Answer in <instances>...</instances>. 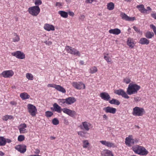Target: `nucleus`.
<instances>
[{"mask_svg":"<svg viewBox=\"0 0 156 156\" xmlns=\"http://www.w3.org/2000/svg\"><path fill=\"white\" fill-rule=\"evenodd\" d=\"M133 150L135 153L142 155H146L148 153L144 147L138 145L133 147Z\"/></svg>","mask_w":156,"mask_h":156,"instance_id":"f257e3e1","label":"nucleus"},{"mask_svg":"<svg viewBox=\"0 0 156 156\" xmlns=\"http://www.w3.org/2000/svg\"><path fill=\"white\" fill-rule=\"evenodd\" d=\"M140 88V87L136 84L130 83L127 89V93L129 95L136 93Z\"/></svg>","mask_w":156,"mask_h":156,"instance_id":"f03ea898","label":"nucleus"},{"mask_svg":"<svg viewBox=\"0 0 156 156\" xmlns=\"http://www.w3.org/2000/svg\"><path fill=\"white\" fill-rule=\"evenodd\" d=\"M133 114L136 116H142L145 113V111L143 108L136 107L133 108Z\"/></svg>","mask_w":156,"mask_h":156,"instance_id":"7ed1b4c3","label":"nucleus"},{"mask_svg":"<svg viewBox=\"0 0 156 156\" xmlns=\"http://www.w3.org/2000/svg\"><path fill=\"white\" fill-rule=\"evenodd\" d=\"M40 10L39 7L37 5L29 8L28 10L29 13L33 16H37L40 12Z\"/></svg>","mask_w":156,"mask_h":156,"instance_id":"20e7f679","label":"nucleus"},{"mask_svg":"<svg viewBox=\"0 0 156 156\" xmlns=\"http://www.w3.org/2000/svg\"><path fill=\"white\" fill-rule=\"evenodd\" d=\"M28 110V112L33 117L36 116L37 109L36 107L33 105L28 104L27 105Z\"/></svg>","mask_w":156,"mask_h":156,"instance_id":"39448f33","label":"nucleus"},{"mask_svg":"<svg viewBox=\"0 0 156 156\" xmlns=\"http://www.w3.org/2000/svg\"><path fill=\"white\" fill-rule=\"evenodd\" d=\"M114 93L119 95L125 98H129V97L127 95L125 91L121 89L115 90Z\"/></svg>","mask_w":156,"mask_h":156,"instance_id":"423d86ee","label":"nucleus"},{"mask_svg":"<svg viewBox=\"0 0 156 156\" xmlns=\"http://www.w3.org/2000/svg\"><path fill=\"white\" fill-rule=\"evenodd\" d=\"M72 85L74 87L77 89H84L85 88V84L81 82H73Z\"/></svg>","mask_w":156,"mask_h":156,"instance_id":"0eeeda50","label":"nucleus"},{"mask_svg":"<svg viewBox=\"0 0 156 156\" xmlns=\"http://www.w3.org/2000/svg\"><path fill=\"white\" fill-rule=\"evenodd\" d=\"M12 55L20 59H23L25 58V54L20 51H17L12 53Z\"/></svg>","mask_w":156,"mask_h":156,"instance_id":"6e6552de","label":"nucleus"},{"mask_svg":"<svg viewBox=\"0 0 156 156\" xmlns=\"http://www.w3.org/2000/svg\"><path fill=\"white\" fill-rule=\"evenodd\" d=\"M90 126V124L89 123L87 122H82V124L80 125L79 127L81 129L88 131L90 129L89 127Z\"/></svg>","mask_w":156,"mask_h":156,"instance_id":"1a4fd4ad","label":"nucleus"},{"mask_svg":"<svg viewBox=\"0 0 156 156\" xmlns=\"http://www.w3.org/2000/svg\"><path fill=\"white\" fill-rule=\"evenodd\" d=\"M62 110L64 113L71 117H73L76 114V113L75 111L71 110L66 108L62 109Z\"/></svg>","mask_w":156,"mask_h":156,"instance_id":"9d476101","label":"nucleus"},{"mask_svg":"<svg viewBox=\"0 0 156 156\" xmlns=\"http://www.w3.org/2000/svg\"><path fill=\"white\" fill-rule=\"evenodd\" d=\"M14 74V72L11 70L4 71L2 73V75L4 78H10Z\"/></svg>","mask_w":156,"mask_h":156,"instance_id":"9b49d317","label":"nucleus"},{"mask_svg":"<svg viewBox=\"0 0 156 156\" xmlns=\"http://www.w3.org/2000/svg\"><path fill=\"white\" fill-rule=\"evenodd\" d=\"M16 149L21 153H24L26 151V146L24 145H19L15 147Z\"/></svg>","mask_w":156,"mask_h":156,"instance_id":"f8f14e48","label":"nucleus"},{"mask_svg":"<svg viewBox=\"0 0 156 156\" xmlns=\"http://www.w3.org/2000/svg\"><path fill=\"white\" fill-rule=\"evenodd\" d=\"M27 127V125L24 123L21 124L19 126V130L20 133L23 134L27 133V131L26 129Z\"/></svg>","mask_w":156,"mask_h":156,"instance_id":"ddd939ff","label":"nucleus"},{"mask_svg":"<svg viewBox=\"0 0 156 156\" xmlns=\"http://www.w3.org/2000/svg\"><path fill=\"white\" fill-rule=\"evenodd\" d=\"M132 135H130L125 139V144L128 146H130L131 144H133L134 143V140L132 138Z\"/></svg>","mask_w":156,"mask_h":156,"instance_id":"4468645a","label":"nucleus"},{"mask_svg":"<svg viewBox=\"0 0 156 156\" xmlns=\"http://www.w3.org/2000/svg\"><path fill=\"white\" fill-rule=\"evenodd\" d=\"M100 96L101 98L105 101H108L111 99V97L109 95L108 93L106 92L101 93Z\"/></svg>","mask_w":156,"mask_h":156,"instance_id":"2eb2a0df","label":"nucleus"},{"mask_svg":"<svg viewBox=\"0 0 156 156\" xmlns=\"http://www.w3.org/2000/svg\"><path fill=\"white\" fill-rule=\"evenodd\" d=\"M103 110L106 113H110L113 114L115 113L116 111L115 108L109 106L104 108Z\"/></svg>","mask_w":156,"mask_h":156,"instance_id":"dca6fc26","label":"nucleus"},{"mask_svg":"<svg viewBox=\"0 0 156 156\" xmlns=\"http://www.w3.org/2000/svg\"><path fill=\"white\" fill-rule=\"evenodd\" d=\"M121 16L122 18L126 21H131L135 20V18L134 17H131L127 16L126 14L123 13H121Z\"/></svg>","mask_w":156,"mask_h":156,"instance_id":"f3484780","label":"nucleus"},{"mask_svg":"<svg viewBox=\"0 0 156 156\" xmlns=\"http://www.w3.org/2000/svg\"><path fill=\"white\" fill-rule=\"evenodd\" d=\"M102 144L105 145L108 147H115V146L114 144L111 143L105 140H101L100 141Z\"/></svg>","mask_w":156,"mask_h":156,"instance_id":"a211bd4d","label":"nucleus"},{"mask_svg":"<svg viewBox=\"0 0 156 156\" xmlns=\"http://www.w3.org/2000/svg\"><path fill=\"white\" fill-rule=\"evenodd\" d=\"M102 156H114L112 152L108 150H104L101 153Z\"/></svg>","mask_w":156,"mask_h":156,"instance_id":"6ab92c4d","label":"nucleus"},{"mask_svg":"<svg viewBox=\"0 0 156 156\" xmlns=\"http://www.w3.org/2000/svg\"><path fill=\"white\" fill-rule=\"evenodd\" d=\"M44 28L46 30L50 31V30L53 31L55 30V27L54 26L52 25L48 24H46L44 25Z\"/></svg>","mask_w":156,"mask_h":156,"instance_id":"aec40b11","label":"nucleus"},{"mask_svg":"<svg viewBox=\"0 0 156 156\" xmlns=\"http://www.w3.org/2000/svg\"><path fill=\"white\" fill-rule=\"evenodd\" d=\"M109 32L111 34L115 35H118L121 33V30L118 28L112 29L109 30Z\"/></svg>","mask_w":156,"mask_h":156,"instance_id":"412c9836","label":"nucleus"},{"mask_svg":"<svg viewBox=\"0 0 156 156\" xmlns=\"http://www.w3.org/2000/svg\"><path fill=\"white\" fill-rule=\"evenodd\" d=\"M66 104L67 105H71L76 101V99L74 97H69L66 98Z\"/></svg>","mask_w":156,"mask_h":156,"instance_id":"4be33fe9","label":"nucleus"},{"mask_svg":"<svg viewBox=\"0 0 156 156\" xmlns=\"http://www.w3.org/2000/svg\"><path fill=\"white\" fill-rule=\"evenodd\" d=\"M53 107H54V111L56 112L59 113H60L61 112V107L56 103H55L53 105Z\"/></svg>","mask_w":156,"mask_h":156,"instance_id":"5701e85b","label":"nucleus"},{"mask_svg":"<svg viewBox=\"0 0 156 156\" xmlns=\"http://www.w3.org/2000/svg\"><path fill=\"white\" fill-rule=\"evenodd\" d=\"M150 42L149 40L145 38H141L139 41V43L141 44H148Z\"/></svg>","mask_w":156,"mask_h":156,"instance_id":"b1692460","label":"nucleus"},{"mask_svg":"<svg viewBox=\"0 0 156 156\" xmlns=\"http://www.w3.org/2000/svg\"><path fill=\"white\" fill-rule=\"evenodd\" d=\"M136 8L141 13H144L145 12H147V9H145L143 5H138L136 6Z\"/></svg>","mask_w":156,"mask_h":156,"instance_id":"393cba45","label":"nucleus"},{"mask_svg":"<svg viewBox=\"0 0 156 156\" xmlns=\"http://www.w3.org/2000/svg\"><path fill=\"white\" fill-rule=\"evenodd\" d=\"M55 89L63 93H65L66 92V90L65 89L60 85H57L56 87H55Z\"/></svg>","mask_w":156,"mask_h":156,"instance_id":"a878e982","label":"nucleus"},{"mask_svg":"<svg viewBox=\"0 0 156 156\" xmlns=\"http://www.w3.org/2000/svg\"><path fill=\"white\" fill-rule=\"evenodd\" d=\"M127 45L131 48H133L134 46V44L133 42V40L130 38L128 39L127 41Z\"/></svg>","mask_w":156,"mask_h":156,"instance_id":"bb28decb","label":"nucleus"},{"mask_svg":"<svg viewBox=\"0 0 156 156\" xmlns=\"http://www.w3.org/2000/svg\"><path fill=\"white\" fill-rule=\"evenodd\" d=\"M20 96L23 100L29 99L30 97V95H28L25 92L21 93Z\"/></svg>","mask_w":156,"mask_h":156,"instance_id":"cd10ccee","label":"nucleus"},{"mask_svg":"<svg viewBox=\"0 0 156 156\" xmlns=\"http://www.w3.org/2000/svg\"><path fill=\"white\" fill-rule=\"evenodd\" d=\"M109 103L111 104H114L118 105H120V102L117 100L112 99L109 101Z\"/></svg>","mask_w":156,"mask_h":156,"instance_id":"c85d7f7f","label":"nucleus"},{"mask_svg":"<svg viewBox=\"0 0 156 156\" xmlns=\"http://www.w3.org/2000/svg\"><path fill=\"white\" fill-rule=\"evenodd\" d=\"M6 144V140L3 136H0V146H5Z\"/></svg>","mask_w":156,"mask_h":156,"instance_id":"c756f323","label":"nucleus"},{"mask_svg":"<svg viewBox=\"0 0 156 156\" xmlns=\"http://www.w3.org/2000/svg\"><path fill=\"white\" fill-rule=\"evenodd\" d=\"M58 14H60L61 16L65 18H67L68 16V13L64 11H60L58 12Z\"/></svg>","mask_w":156,"mask_h":156,"instance_id":"7c9ffc66","label":"nucleus"},{"mask_svg":"<svg viewBox=\"0 0 156 156\" xmlns=\"http://www.w3.org/2000/svg\"><path fill=\"white\" fill-rule=\"evenodd\" d=\"M66 49L68 53H70L72 54L73 52V51L75 50V48L67 46H66Z\"/></svg>","mask_w":156,"mask_h":156,"instance_id":"2f4dec72","label":"nucleus"},{"mask_svg":"<svg viewBox=\"0 0 156 156\" xmlns=\"http://www.w3.org/2000/svg\"><path fill=\"white\" fill-rule=\"evenodd\" d=\"M114 4L112 2L107 4V9L109 10H111L114 9Z\"/></svg>","mask_w":156,"mask_h":156,"instance_id":"473e14b6","label":"nucleus"},{"mask_svg":"<svg viewBox=\"0 0 156 156\" xmlns=\"http://www.w3.org/2000/svg\"><path fill=\"white\" fill-rule=\"evenodd\" d=\"M59 104L63 106L66 105V99H60L58 100Z\"/></svg>","mask_w":156,"mask_h":156,"instance_id":"72a5a7b5","label":"nucleus"},{"mask_svg":"<svg viewBox=\"0 0 156 156\" xmlns=\"http://www.w3.org/2000/svg\"><path fill=\"white\" fill-rule=\"evenodd\" d=\"M154 35V34L153 32L147 31L145 34V37L148 38H151Z\"/></svg>","mask_w":156,"mask_h":156,"instance_id":"f704fd0d","label":"nucleus"},{"mask_svg":"<svg viewBox=\"0 0 156 156\" xmlns=\"http://www.w3.org/2000/svg\"><path fill=\"white\" fill-rule=\"evenodd\" d=\"M15 37L12 39L13 41L14 42H18L20 41V38L18 35L16 34V33L14 34Z\"/></svg>","mask_w":156,"mask_h":156,"instance_id":"c9c22d12","label":"nucleus"},{"mask_svg":"<svg viewBox=\"0 0 156 156\" xmlns=\"http://www.w3.org/2000/svg\"><path fill=\"white\" fill-rule=\"evenodd\" d=\"M90 73L91 74H93L96 72L98 71V69L96 67L94 66L90 68Z\"/></svg>","mask_w":156,"mask_h":156,"instance_id":"e433bc0d","label":"nucleus"},{"mask_svg":"<svg viewBox=\"0 0 156 156\" xmlns=\"http://www.w3.org/2000/svg\"><path fill=\"white\" fill-rule=\"evenodd\" d=\"M53 115V113L51 111H47L45 112V116L47 118L51 117Z\"/></svg>","mask_w":156,"mask_h":156,"instance_id":"4c0bfd02","label":"nucleus"},{"mask_svg":"<svg viewBox=\"0 0 156 156\" xmlns=\"http://www.w3.org/2000/svg\"><path fill=\"white\" fill-rule=\"evenodd\" d=\"M26 77L29 80H32L33 79V76L30 73H27L26 74Z\"/></svg>","mask_w":156,"mask_h":156,"instance_id":"58836bf2","label":"nucleus"},{"mask_svg":"<svg viewBox=\"0 0 156 156\" xmlns=\"http://www.w3.org/2000/svg\"><path fill=\"white\" fill-rule=\"evenodd\" d=\"M83 147L84 148H86L87 147L88 145L89 144V143L87 140H84L83 141Z\"/></svg>","mask_w":156,"mask_h":156,"instance_id":"ea45409f","label":"nucleus"},{"mask_svg":"<svg viewBox=\"0 0 156 156\" xmlns=\"http://www.w3.org/2000/svg\"><path fill=\"white\" fill-rule=\"evenodd\" d=\"M52 123L53 125H56L59 123V121L57 119L55 118L52 119Z\"/></svg>","mask_w":156,"mask_h":156,"instance_id":"a19ab883","label":"nucleus"},{"mask_svg":"<svg viewBox=\"0 0 156 156\" xmlns=\"http://www.w3.org/2000/svg\"><path fill=\"white\" fill-rule=\"evenodd\" d=\"M25 137L23 135H19L18 137V140L19 141H22L24 140Z\"/></svg>","mask_w":156,"mask_h":156,"instance_id":"79ce46f5","label":"nucleus"},{"mask_svg":"<svg viewBox=\"0 0 156 156\" xmlns=\"http://www.w3.org/2000/svg\"><path fill=\"white\" fill-rule=\"evenodd\" d=\"M72 54L74 55H76L80 56V53L79 51L75 48V50L73 51V52Z\"/></svg>","mask_w":156,"mask_h":156,"instance_id":"37998d69","label":"nucleus"},{"mask_svg":"<svg viewBox=\"0 0 156 156\" xmlns=\"http://www.w3.org/2000/svg\"><path fill=\"white\" fill-rule=\"evenodd\" d=\"M85 133L82 131H80L78 132V134L82 137H85Z\"/></svg>","mask_w":156,"mask_h":156,"instance_id":"c03bdc74","label":"nucleus"},{"mask_svg":"<svg viewBox=\"0 0 156 156\" xmlns=\"http://www.w3.org/2000/svg\"><path fill=\"white\" fill-rule=\"evenodd\" d=\"M34 3L36 5H39L41 4L42 2L41 0H36Z\"/></svg>","mask_w":156,"mask_h":156,"instance_id":"a18cd8bd","label":"nucleus"},{"mask_svg":"<svg viewBox=\"0 0 156 156\" xmlns=\"http://www.w3.org/2000/svg\"><path fill=\"white\" fill-rule=\"evenodd\" d=\"M130 80L128 78H125L124 79L123 81L126 84H128L130 82Z\"/></svg>","mask_w":156,"mask_h":156,"instance_id":"49530a36","label":"nucleus"},{"mask_svg":"<svg viewBox=\"0 0 156 156\" xmlns=\"http://www.w3.org/2000/svg\"><path fill=\"white\" fill-rule=\"evenodd\" d=\"M47 45L49 46L52 44V42L50 41H45L43 42Z\"/></svg>","mask_w":156,"mask_h":156,"instance_id":"de8ad7c7","label":"nucleus"},{"mask_svg":"<svg viewBox=\"0 0 156 156\" xmlns=\"http://www.w3.org/2000/svg\"><path fill=\"white\" fill-rule=\"evenodd\" d=\"M104 58L108 62H110L111 61V58L110 57H107L105 56L104 57Z\"/></svg>","mask_w":156,"mask_h":156,"instance_id":"09e8293b","label":"nucleus"},{"mask_svg":"<svg viewBox=\"0 0 156 156\" xmlns=\"http://www.w3.org/2000/svg\"><path fill=\"white\" fill-rule=\"evenodd\" d=\"M57 85L54 84H49L47 85V86L48 87H53L55 89Z\"/></svg>","mask_w":156,"mask_h":156,"instance_id":"8fccbe9b","label":"nucleus"},{"mask_svg":"<svg viewBox=\"0 0 156 156\" xmlns=\"http://www.w3.org/2000/svg\"><path fill=\"white\" fill-rule=\"evenodd\" d=\"M11 117V115H5L3 118V120L7 121L8 119H9V117Z\"/></svg>","mask_w":156,"mask_h":156,"instance_id":"3c124183","label":"nucleus"},{"mask_svg":"<svg viewBox=\"0 0 156 156\" xmlns=\"http://www.w3.org/2000/svg\"><path fill=\"white\" fill-rule=\"evenodd\" d=\"M133 28L134 29V30L136 31V32L137 33L140 32V30H139L138 28L136 26H134L133 27Z\"/></svg>","mask_w":156,"mask_h":156,"instance_id":"603ef678","label":"nucleus"},{"mask_svg":"<svg viewBox=\"0 0 156 156\" xmlns=\"http://www.w3.org/2000/svg\"><path fill=\"white\" fill-rule=\"evenodd\" d=\"M55 5L57 6H60L62 5V3L60 2H56Z\"/></svg>","mask_w":156,"mask_h":156,"instance_id":"864d4df0","label":"nucleus"},{"mask_svg":"<svg viewBox=\"0 0 156 156\" xmlns=\"http://www.w3.org/2000/svg\"><path fill=\"white\" fill-rule=\"evenodd\" d=\"M151 16L152 17L156 19V13H153L151 14Z\"/></svg>","mask_w":156,"mask_h":156,"instance_id":"5fc2aeb1","label":"nucleus"},{"mask_svg":"<svg viewBox=\"0 0 156 156\" xmlns=\"http://www.w3.org/2000/svg\"><path fill=\"white\" fill-rule=\"evenodd\" d=\"M10 103L11 105H16L17 104V103L14 101H12L10 102Z\"/></svg>","mask_w":156,"mask_h":156,"instance_id":"6e6d98bb","label":"nucleus"},{"mask_svg":"<svg viewBox=\"0 0 156 156\" xmlns=\"http://www.w3.org/2000/svg\"><path fill=\"white\" fill-rule=\"evenodd\" d=\"M134 100L135 101H139L140 100V98L139 97H135L134 98Z\"/></svg>","mask_w":156,"mask_h":156,"instance_id":"4d7b16f0","label":"nucleus"},{"mask_svg":"<svg viewBox=\"0 0 156 156\" xmlns=\"http://www.w3.org/2000/svg\"><path fill=\"white\" fill-rule=\"evenodd\" d=\"M69 14L70 16H73L74 15V13L73 12L69 11L68 13Z\"/></svg>","mask_w":156,"mask_h":156,"instance_id":"13d9d810","label":"nucleus"},{"mask_svg":"<svg viewBox=\"0 0 156 156\" xmlns=\"http://www.w3.org/2000/svg\"><path fill=\"white\" fill-rule=\"evenodd\" d=\"M40 152V151L38 149H36L34 153L36 154H38Z\"/></svg>","mask_w":156,"mask_h":156,"instance_id":"bf43d9fd","label":"nucleus"},{"mask_svg":"<svg viewBox=\"0 0 156 156\" xmlns=\"http://www.w3.org/2000/svg\"><path fill=\"white\" fill-rule=\"evenodd\" d=\"M11 142V140L10 139H7L6 140V142H7L8 143H10Z\"/></svg>","mask_w":156,"mask_h":156,"instance_id":"052dcab7","label":"nucleus"},{"mask_svg":"<svg viewBox=\"0 0 156 156\" xmlns=\"http://www.w3.org/2000/svg\"><path fill=\"white\" fill-rule=\"evenodd\" d=\"M5 153L2 151H0V156H3L4 155Z\"/></svg>","mask_w":156,"mask_h":156,"instance_id":"680f3d73","label":"nucleus"},{"mask_svg":"<svg viewBox=\"0 0 156 156\" xmlns=\"http://www.w3.org/2000/svg\"><path fill=\"white\" fill-rule=\"evenodd\" d=\"M85 18V16L83 15H81L80 17V19L83 20Z\"/></svg>","mask_w":156,"mask_h":156,"instance_id":"e2e57ef3","label":"nucleus"},{"mask_svg":"<svg viewBox=\"0 0 156 156\" xmlns=\"http://www.w3.org/2000/svg\"><path fill=\"white\" fill-rule=\"evenodd\" d=\"M103 118H104V119H107V118H108L107 116V115H105H105H103Z\"/></svg>","mask_w":156,"mask_h":156,"instance_id":"0e129e2a","label":"nucleus"},{"mask_svg":"<svg viewBox=\"0 0 156 156\" xmlns=\"http://www.w3.org/2000/svg\"><path fill=\"white\" fill-rule=\"evenodd\" d=\"M147 11H148V10H150L151 11V8L149 6H148L147 7Z\"/></svg>","mask_w":156,"mask_h":156,"instance_id":"69168bd1","label":"nucleus"},{"mask_svg":"<svg viewBox=\"0 0 156 156\" xmlns=\"http://www.w3.org/2000/svg\"><path fill=\"white\" fill-rule=\"evenodd\" d=\"M80 63L81 65H83L84 64V62L83 61H80Z\"/></svg>","mask_w":156,"mask_h":156,"instance_id":"338daca9","label":"nucleus"},{"mask_svg":"<svg viewBox=\"0 0 156 156\" xmlns=\"http://www.w3.org/2000/svg\"><path fill=\"white\" fill-rule=\"evenodd\" d=\"M50 138L51 140H54L55 138V137L53 136H51Z\"/></svg>","mask_w":156,"mask_h":156,"instance_id":"774afa93","label":"nucleus"}]
</instances>
